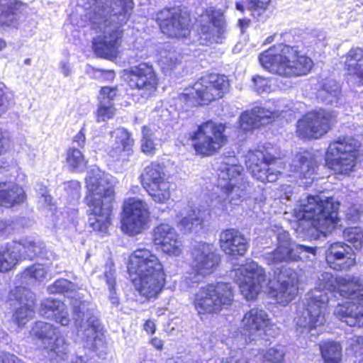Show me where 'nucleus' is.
Instances as JSON below:
<instances>
[{
    "label": "nucleus",
    "mask_w": 363,
    "mask_h": 363,
    "mask_svg": "<svg viewBox=\"0 0 363 363\" xmlns=\"http://www.w3.org/2000/svg\"><path fill=\"white\" fill-rule=\"evenodd\" d=\"M329 293L363 301V279L350 274L334 278L330 272L318 276L315 287L306 294L302 307L297 310L294 323L298 333H311L312 336L318 334L326 322Z\"/></svg>",
    "instance_id": "nucleus-1"
},
{
    "label": "nucleus",
    "mask_w": 363,
    "mask_h": 363,
    "mask_svg": "<svg viewBox=\"0 0 363 363\" xmlns=\"http://www.w3.org/2000/svg\"><path fill=\"white\" fill-rule=\"evenodd\" d=\"M90 8L85 13L92 30L101 33L93 42L95 54L101 57L114 56L121 45V27L129 18L133 0H89Z\"/></svg>",
    "instance_id": "nucleus-2"
},
{
    "label": "nucleus",
    "mask_w": 363,
    "mask_h": 363,
    "mask_svg": "<svg viewBox=\"0 0 363 363\" xmlns=\"http://www.w3.org/2000/svg\"><path fill=\"white\" fill-rule=\"evenodd\" d=\"M84 201L89 214L88 223L94 230L106 233L111 225L114 188L111 176L93 168L86 177Z\"/></svg>",
    "instance_id": "nucleus-3"
},
{
    "label": "nucleus",
    "mask_w": 363,
    "mask_h": 363,
    "mask_svg": "<svg viewBox=\"0 0 363 363\" xmlns=\"http://www.w3.org/2000/svg\"><path fill=\"white\" fill-rule=\"evenodd\" d=\"M128 270L130 274L138 276L136 289L147 298H156L164 286L163 265L157 256L148 249L138 248L133 252L129 257Z\"/></svg>",
    "instance_id": "nucleus-4"
},
{
    "label": "nucleus",
    "mask_w": 363,
    "mask_h": 363,
    "mask_svg": "<svg viewBox=\"0 0 363 363\" xmlns=\"http://www.w3.org/2000/svg\"><path fill=\"white\" fill-rule=\"evenodd\" d=\"M259 60L269 72L285 77L307 74L313 65L310 57L299 55L297 48L283 43L275 45L261 53Z\"/></svg>",
    "instance_id": "nucleus-5"
},
{
    "label": "nucleus",
    "mask_w": 363,
    "mask_h": 363,
    "mask_svg": "<svg viewBox=\"0 0 363 363\" xmlns=\"http://www.w3.org/2000/svg\"><path fill=\"white\" fill-rule=\"evenodd\" d=\"M339 206V202L332 197L309 195L301 200L298 207L294 210V214L298 221L310 222L318 231L326 234L337 224Z\"/></svg>",
    "instance_id": "nucleus-6"
},
{
    "label": "nucleus",
    "mask_w": 363,
    "mask_h": 363,
    "mask_svg": "<svg viewBox=\"0 0 363 363\" xmlns=\"http://www.w3.org/2000/svg\"><path fill=\"white\" fill-rule=\"evenodd\" d=\"M233 300L231 284L216 281L199 288L194 294V306L200 314L217 313L228 308Z\"/></svg>",
    "instance_id": "nucleus-7"
},
{
    "label": "nucleus",
    "mask_w": 363,
    "mask_h": 363,
    "mask_svg": "<svg viewBox=\"0 0 363 363\" xmlns=\"http://www.w3.org/2000/svg\"><path fill=\"white\" fill-rule=\"evenodd\" d=\"M229 88V82L224 75L211 74L201 77L191 89L179 95V101L188 107L208 104L221 98Z\"/></svg>",
    "instance_id": "nucleus-8"
},
{
    "label": "nucleus",
    "mask_w": 363,
    "mask_h": 363,
    "mask_svg": "<svg viewBox=\"0 0 363 363\" xmlns=\"http://www.w3.org/2000/svg\"><path fill=\"white\" fill-rule=\"evenodd\" d=\"M73 315L74 325L85 347L96 350L102 346L104 343L103 328L94 315L93 305L75 301Z\"/></svg>",
    "instance_id": "nucleus-9"
},
{
    "label": "nucleus",
    "mask_w": 363,
    "mask_h": 363,
    "mask_svg": "<svg viewBox=\"0 0 363 363\" xmlns=\"http://www.w3.org/2000/svg\"><path fill=\"white\" fill-rule=\"evenodd\" d=\"M73 315L74 325L85 347L96 350L102 346L104 343L103 328L94 315L93 305L75 301Z\"/></svg>",
    "instance_id": "nucleus-10"
},
{
    "label": "nucleus",
    "mask_w": 363,
    "mask_h": 363,
    "mask_svg": "<svg viewBox=\"0 0 363 363\" xmlns=\"http://www.w3.org/2000/svg\"><path fill=\"white\" fill-rule=\"evenodd\" d=\"M359 143L352 137H340L332 142L326 153L328 166L336 174H349L355 166Z\"/></svg>",
    "instance_id": "nucleus-11"
},
{
    "label": "nucleus",
    "mask_w": 363,
    "mask_h": 363,
    "mask_svg": "<svg viewBox=\"0 0 363 363\" xmlns=\"http://www.w3.org/2000/svg\"><path fill=\"white\" fill-rule=\"evenodd\" d=\"M277 248L263 255L264 259L268 264L298 260L311 261L315 257V248L293 244L289 233L281 228L277 230Z\"/></svg>",
    "instance_id": "nucleus-12"
},
{
    "label": "nucleus",
    "mask_w": 363,
    "mask_h": 363,
    "mask_svg": "<svg viewBox=\"0 0 363 363\" xmlns=\"http://www.w3.org/2000/svg\"><path fill=\"white\" fill-rule=\"evenodd\" d=\"M225 125L208 121L198 127L191 135L196 152L203 156H211L217 152L228 141L224 135Z\"/></svg>",
    "instance_id": "nucleus-13"
},
{
    "label": "nucleus",
    "mask_w": 363,
    "mask_h": 363,
    "mask_svg": "<svg viewBox=\"0 0 363 363\" xmlns=\"http://www.w3.org/2000/svg\"><path fill=\"white\" fill-rule=\"evenodd\" d=\"M335 122L333 111L323 108L312 111L298 121L296 133L302 139H318L328 133Z\"/></svg>",
    "instance_id": "nucleus-14"
},
{
    "label": "nucleus",
    "mask_w": 363,
    "mask_h": 363,
    "mask_svg": "<svg viewBox=\"0 0 363 363\" xmlns=\"http://www.w3.org/2000/svg\"><path fill=\"white\" fill-rule=\"evenodd\" d=\"M234 279L241 294L247 300L255 298L260 291L269 283L264 269L255 262L235 269Z\"/></svg>",
    "instance_id": "nucleus-15"
},
{
    "label": "nucleus",
    "mask_w": 363,
    "mask_h": 363,
    "mask_svg": "<svg viewBox=\"0 0 363 363\" xmlns=\"http://www.w3.org/2000/svg\"><path fill=\"white\" fill-rule=\"evenodd\" d=\"M277 157L267 150H250L245 155V164L252 176L262 182H274L281 172L274 168Z\"/></svg>",
    "instance_id": "nucleus-16"
},
{
    "label": "nucleus",
    "mask_w": 363,
    "mask_h": 363,
    "mask_svg": "<svg viewBox=\"0 0 363 363\" xmlns=\"http://www.w3.org/2000/svg\"><path fill=\"white\" fill-rule=\"evenodd\" d=\"M30 335L41 341L42 346L52 356L65 359L69 352V345L60 334L58 328L51 323L37 321Z\"/></svg>",
    "instance_id": "nucleus-17"
},
{
    "label": "nucleus",
    "mask_w": 363,
    "mask_h": 363,
    "mask_svg": "<svg viewBox=\"0 0 363 363\" xmlns=\"http://www.w3.org/2000/svg\"><path fill=\"white\" fill-rule=\"evenodd\" d=\"M148 217L147 203L140 199L130 198L124 203L121 229L129 235L139 234L145 228Z\"/></svg>",
    "instance_id": "nucleus-18"
},
{
    "label": "nucleus",
    "mask_w": 363,
    "mask_h": 363,
    "mask_svg": "<svg viewBox=\"0 0 363 363\" xmlns=\"http://www.w3.org/2000/svg\"><path fill=\"white\" fill-rule=\"evenodd\" d=\"M192 267L196 274L186 277L192 282H199L201 277L212 274L220 262V256L213 247L208 243L199 242L194 245L191 250Z\"/></svg>",
    "instance_id": "nucleus-19"
},
{
    "label": "nucleus",
    "mask_w": 363,
    "mask_h": 363,
    "mask_svg": "<svg viewBox=\"0 0 363 363\" xmlns=\"http://www.w3.org/2000/svg\"><path fill=\"white\" fill-rule=\"evenodd\" d=\"M162 32L171 38H186L190 33V18L178 9H164L157 15Z\"/></svg>",
    "instance_id": "nucleus-20"
},
{
    "label": "nucleus",
    "mask_w": 363,
    "mask_h": 363,
    "mask_svg": "<svg viewBox=\"0 0 363 363\" xmlns=\"http://www.w3.org/2000/svg\"><path fill=\"white\" fill-rule=\"evenodd\" d=\"M129 85L132 89H138L143 98L153 96L157 90V78L152 66L141 63L131 67Z\"/></svg>",
    "instance_id": "nucleus-21"
},
{
    "label": "nucleus",
    "mask_w": 363,
    "mask_h": 363,
    "mask_svg": "<svg viewBox=\"0 0 363 363\" xmlns=\"http://www.w3.org/2000/svg\"><path fill=\"white\" fill-rule=\"evenodd\" d=\"M10 301H16L20 306L13 315V320L19 326H23L35 314V296L32 291L23 286H16L9 294Z\"/></svg>",
    "instance_id": "nucleus-22"
},
{
    "label": "nucleus",
    "mask_w": 363,
    "mask_h": 363,
    "mask_svg": "<svg viewBox=\"0 0 363 363\" xmlns=\"http://www.w3.org/2000/svg\"><path fill=\"white\" fill-rule=\"evenodd\" d=\"M152 241L160 245L163 252L170 256H179L183 251V245L179 234L172 225L161 223L153 230Z\"/></svg>",
    "instance_id": "nucleus-23"
},
{
    "label": "nucleus",
    "mask_w": 363,
    "mask_h": 363,
    "mask_svg": "<svg viewBox=\"0 0 363 363\" xmlns=\"http://www.w3.org/2000/svg\"><path fill=\"white\" fill-rule=\"evenodd\" d=\"M326 262L337 271L348 270L355 264V255L352 247L343 242L330 245L326 251Z\"/></svg>",
    "instance_id": "nucleus-24"
},
{
    "label": "nucleus",
    "mask_w": 363,
    "mask_h": 363,
    "mask_svg": "<svg viewBox=\"0 0 363 363\" xmlns=\"http://www.w3.org/2000/svg\"><path fill=\"white\" fill-rule=\"evenodd\" d=\"M244 333L250 340H254L262 333H267V328L271 325L267 313L259 308H253L245 313L242 320Z\"/></svg>",
    "instance_id": "nucleus-25"
},
{
    "label": "nucleus",
    "mask_w": 363,
    "mask_h": 363,
    "mask_svg": "<svg viewBox=\"0 0 363 363\" xmlns=\"http://www.w3.org/2000/svg\"><path fill=\"white\" fill-rule=\"evenodd\" d=\"M275 274L279 284L276 293L277 300L279 303L286 305L298 294L297 274L290 268L281 267L279 273L275 272Z\"/></svg>",
    "instance_id": "nucleus-26"
},
{
    "label": "nucleus",
    "mask_w": 363,
    "mask_h": 363,
    "mask_svg": "<svg viewBox=\"0 0 363 363\" xmlns=\"http://www.w3.org/2000/svg\"><path fill=\"white\" fill-rule=\"evenodd\" d=\"M113 139L108 148V154L115 161H126L133 153L134 140L130 133L123 128H118L111 132Z\"/></svg>",
    "instance_id": "nucleus-27"
},
{
    "label": "nucleus",
    "mask_w": 363,
    "mask_h": 363,
    "mask_svg": "<svg viewBox=\"0 0 363 363\" xmlns=\"http://www.w3.org/2000/svg\"><path fill=\"white\" fill-rule=\"evenodd\" d=\"M219 242L220 249L230 256H243L249 247L247 238L234 228L223 230L219 236Z\"/></svg>",
    "instance_id": "nucleus-28"
},
{
    "label": "nucleus",
    "mask_w": 363,
    "mask_h": 363,
    "mask_svg": "<svg viewBox=\"0 0 363 363\" xmlns=\"http://www.w3.org/2000/svg\"><path fill=\"white\" fill-rule=\"evenodd\" d=\"M40 314L41 316L54 320L63 326L69 324L70 318L65 304L56 299L46 298L40 304Z\"/></svg>",
    "instance_id": "nucleus-29"
},
{
    "label": "nucleus",
    "mask_w": 363,
    "mask_h": 363,
    "mask_svg": "<svg viewBox=\"0 0 363 363\" xmlns=\"http://www.w3.org/2000/svg\"><path fill=\"white\" fill-rule=\"evenodd\" d=\"M276 115L275 112L270 111L262 107H255L250 111H245L240 117V128L245 132L257 128L260 125L269 122Z\"/></svg>",
    "instance_id": "nucleus-30"
},
{
    "label": "nucleus",
    "mask_w": 363,
    "mask_h": 363,
    "mask_svg": "<svg viewBox=\"0 0 363 363\" xmlns=\"http://www.w3.org/2000/svg\"><path fill=\"white\" fill-rule=\"evenodd\" d=\"M290 168L300 178L313 179L317 162L311 152L304 151L296 155Z\"/></svg>",
    "instance_id": "nucleus-31"
},
{
    "label": "nucleus",
    "mask_w": 363,
    "mask_h": 363,
    "mask_svg": "<svg viewBox=\"0 0 363 363\" xmlns=\"http://www.w3.org/2000/svg\"><path fill=\"white\" fill-rule=\"evenodd\" d=\"M20 0H0V26H14L19 15L27 9Z\"/></svg>",
    "instance_id": "nucleus-32"
},
{
    "label": "nucleus",
    "mask_w": 363,
    "mask_h": 363,
    "mask_svg": "<svg viewBox=\"0 0 363 363\" xmlns=\"http://www.w3.org/2000/svg\"><path fill=\"white\" fill-rule=\"evenodd\" d=\"M334 314L351 327L363 326V305L353 302L338 304L334 311Z\"/></svg>",
    "instance_id": "nucleus-33"
},
{
    "label": "nucleus",
    "mask_w": 363,
    "mask_h": 363,
    "mask_svg": "<svg viewBox=\"0 0 363 363\" xmlns=\"http://www.w3.org/2000/svg\"><path fill=\"white\" fill-rule=\"evenodd\" d=\"M226 26L222 18L212 19L201 27V40L202 44L221 43L225 37Z\"/></svg>",
    "instance_id": "nucleus-34"
},
{
    "label": "nucleus",
    "mask_w": 363,
    "mask_h": 363,
    "mask_svg": "<svg viewBox=\"0 0 363 363\" xmlns=\"http://www.w3.org/2000/svg\"><path fill=\"white\" fill-rule=\"evenodd\" d=\"M22 250L20 242H12L0 247V272L11 270L19 262Z\"/></svg>",
    "instance_id": "nucleus-35"
},
{
    "label": "nucleus",
    "mask_w": 363,
    "mask_h": 363,
    "mask_svg": "<svg viewBox=\"0 0 363 363\" xmlns=\"http://www.w3.org/2000/svg\"><path fill=\"white\" fill-rule=\"evenodd\" d=\"M116 88L104 86L100 91V104L97 110V121H105L115 115L113 100L116 96Z\"/></svg>",
    "instance_id": "nucleus-36"
},
{
    "label": "nucleus",
    "mask_w": 363,
    "mask_h": 363,
    "mask_svg": "<svg viewBox=\"0 0 363 363\" xmlns=\"http://www.w3.org/2000/svg\"><path fill=\"white\" fill-rule=\"evenodd\" d=\"M25 194L23 189L12 182H0V205L11 207L23 201Z\"/></svg>",
    "instance_id": "nucleus-37"
},
{
    "label": "nucleus",
    "mask_w": 363,
    "mask_h": 363,
    "mask_svg": "<svg viewBox=\"0 0 363 363\" xmlns=\"http://www.w3.org/2000/svg\"><path fill=\"white\" fill-rule=\"evenodd\" d=\"M345 67L349 75L355 77L363 85V50L352 48L346 55Z\"/></svg>",
    "instance_id": "nucleus-38"
},
{
    "label": "nucleus",
    "mask_w": 363,
    "mask_h": 363,
    "mask_svg": "<svg viewBox=\"0 0 363 363\" xmlns=\"http://www.w3.org/2000/svg\"><path fill=\"white\" fill-rule=\"evenodd\" d=\"M203 212L197 208H192L178 223L183 233H196L203 228Z\"/></svg>",
    "instance_id": "nucleus-39"
},
{
    "label": "nucleus",
    "mask_w": 363,
    "mask_h": 363,
    "mask_svg": "<svg viewBox=\"0 0 363 363\" xmlns=\"http://www.w3.org/2000/svg\"><path fill=\"white\" fill-rule=\"evenodd\" d=\"M48 290L51 294H62L72 299L71 304L74 308V302L75 301L81 303H89L88 301L82 300L80 294L77 291V286L65 279H60L55 281L50 285Z\"/></svg>",
    "instance_id": "nucleus-40"
},
{
    "label": "nucleus",
    "mask_w": 363,
    "mask_h": 363,
    "mask_svg": "<svg viewBox=\"0 0 363 363\" xmlns=\"http://www.w3.org/2000/svg\"><path fill=\"white\" fill-rule=\"evenodd\" d=\"M340 88L337 82L331 78L323 79L320 84L317 98L326 104L337 103Z\"/></svg>",
    "instance_id": "nucleus-41"
},
{
    "label": "nucleus",
    "mask_w": 363,
    "mask_h": 363,
    "mask_svg": "<svg viewBox=\"0 0 363 363\" xmlns=\"http://www.w3.org/2000/svg\"><path fill=\"white\" fill-rule=\"evenodd\" d=\"M223 193H226L228 199L233 205H238L241 200L245 198L250 191L251 187L249 183L242 181L237 183H230L229 184H223L220 182Z\"/></svg>",
    "instance_id": "nucleus-42"
},
{
    "label": "nucleus",
    "mask_w": 363,
    "mask_h": 363,
    "mask_svg": "<svg viewBox=\"0 0 363 363\" xmlns=\"http://www.w3.org/2000/svg\"><path fill=\"white\" fill-rule=\"evenodd\" d=\"M19 242L21 244L22 249L24 250L25 257L30 259L35 257L48 259V254L52 255V253L47 250L45 244L40 240L25 239Z\"/></svg>",
    "instance_id": "nucleus-43"
},
{
    "label": "nucleus",
    "mask_w": 363,
    "mask_h": 363,
    "mask_svg": "<svg viewBox=\"0 0 363 363\" xmlns=\"http://www.w3.org/2000/svg\"><path fill=\"white\" fill-rule=\"evenodd\" d=\"M142 184L144 188L167 181L164 168L157 164L147 166L142 174Z\"/></svg>",
    "instance_id": "nucleus-44"
},
{
    "label": "nucleus",
    "mask_w": 363,
    "mask_h": 363,
    "mask_svg": "<svg viewBox=\"0 0 363 363\" xmlns=\"http://www.w3.org/2000/svg\"><path fill=\"white\" fill-rule=\"evenodd\" d=\"M171 184L167 180L144 188L152 199L158 203H166L171 198Z\"/></svg>",
    "instance_id": "nucleus-45"
},
{
    "label": "nucleus",
    "mask_w": 363,
    "mask_h": 363,
    "mask_svg": "<svg viewBox=\"0 0 363 363\" xmlns=\"http://www.w3.org/2000/svg\"><path fill=\"white\" fill-rule=\"evenodd\" d=\"M219 192H216V196L211 200V213L217 216L229 214L233 210V204L228 199L226 193H223L218 187Z\"/></svg>",
    "instance_id": "nucleus-46"
},
{
    "label": "nucleus",
    "mask_w": 363,
    "mask_h": 363,
    "mask_svg": "<svg viewBox=\"0 0 363 363\" xmlns=\"http://www.w3.org/2000/svg\"><path fill=\"white\" fill-rule=\"evenodd\" d=\"M242 172L243 168L240 165L223 164L220 168L218 179L220 181L226 182L223 184L240 182L244 181Z\"/></svg>",
    "instance_id": "nucleus-47"
},
{
    "label": "nucleus",
    "mask_w": 363,
    "mask_h": 363,
    "mask_svg": "<svg viewBox=\"0 0 363 363\" xmlns=\"http://www.w3.org/2000/svg\"><path fill=\"white\" fill-rule=\"evenodd\" d=\"M48 274V269L41 264H35L26 269L21 274L23 283L34 284L36 282L43 281Z\"/></svg>",
    "instance_id": "nucleus-48"
},
{
    "label": "nucleus",
    "mask_w": 363,
    "mask_h": 363,
    "mask_svg": "<svg viewBox=\"0 0 363 363\" xmlns=\"http://www.w3.org/2000/svg\"><path fill=\"white\" fill-rule=\"evenodd\" d=\"M321 355L325 363H340L342 347L338 342L328 341L320 346Z\"/></svg>",
    "instance_id": "nucleus-49"
},
{
    "label": "nucleus",
    "mask_w": 363,
    "mask_h": 363,
    "mask_svg": "<svg viewBox=\"0 0 363 363\" xmlns=\"http://www.w3.org/2000/svg\"><path fill=\"white\" fill-rule=\"evenodd\" d=\"M67 164L72 172H82L86 168V161L82 151L73 147L67 152Z\"/></svg>",
    "instance_id": "nucleus-50"
},
{
    "label": "nucleus",
    "mask_w": 363,
    "mask_h": 363,
    "mask_svg": "<svg viewBox=\"0 0 363 363\" xmlns=\"http://www.w3.org/2000/svg\"><path fill=\"white\" fill-rule=\"evenodd\" d=\"M181 60V55L173 48H164L160 52V63L167 69H174Z\"/></svg>",
    "instance_id": "nucleus-51"
},
{
    "label": "nucleus",
    "mask_w": 363,
    "mask_h": 363,
    "mask_svg": "<svg viewBox=\"0 0 363 363\" xmlns=\"http://www.w3.org/2000/svg\"><path fill=\"white\" fill-rule=\"evenodd\" d=\"M285 354L286 351L283 345L274 346L263 352L262 363H284Z\"/></svg>",
    "instance_id": "nucleus-52"
},
{
    "label": "nucleus",
    "mask_w": 363,
    "mask_h": 363,
    "mask_svg": "<svg viewBox=\"0 0 363 363\" xmlns=\"http://www.w3.org/2000/svg\"><path fill=\"white\" fill-rule=\"evenodd\" d=\"M104 277L110 292L108 296L109 301L113 306L118 307L119 305V298L115 291V270L113 269L112 264L106 266Z\"/></svg>",
    "instance_id": "nucleus-53"
},
{
    "label": "nucleus",
    "mask_w": 363,
    "mask_h": 363,
    "mask_svg": "<svg viewBox=\"0 0 363 363\" xmlns=\"http://www.w3.org/2000/svg\"><path fill=\"white\" fill-rule=\"evenodd\" d=\"M345 239L356 249L360 248L363 243V230L360 227L347 228L343 231Z\"/></svg>",
    "instance_id": "nucleus-54"
},
{
    "label": "nucleus",
    "mask_w": 363,
    "mask_h": 363,
    "mask_svg": "<svg viewBox=\"0 0 363 363\" xmlns=\"http://www.w3.org/2000/svg\"><path fill=\"white\" fill-rule=\"evenodd\" d=\"M142 133V151L148 155L152 154L155 149L154 143V133L152 130L150 128L145 125L143 127Z\"/></svg>",
    "instance_id": "nucleus-55"
},
{
    "label": "nucleus",
    "mask_w": 363,
    "mask_h": 363,
    "mask_svg": "<svg viewBox=\"0 0 363 363\" xmlns=\"http://www.w3.org/2000/svg\"><path fill=\"white\" fill-rule=\"evenodd\" d=\"M10 144L11 138L9 133L0 127V155L7 152Z\"/></svg>",
    "instance_id": "nucleus-56"
},
{
    "label": "nucleus",
    "mask_w": 363,
    "mask_h": 363,
    "mask_svg": "<svg viewBox=\"0 0 363 363\" xmlns=\"http://www.w3.org/2000/svg\"><path fill=\"white\" fill-rule=\"evenodd\" d=\"M271 0H247V8L252 11H264Z\"/></svg>",
    "instance_id": "nucleus-57"
},
{
    "label": "nucleus",
    "mask_w": 363,
    "mask_h": 363,
    "mask_svg": "<svg viewBox=\"0 0 363 363\" xmlns=\"http://www.w3.org/2000/svg\"><path fill=\"white\" fill-rule=\"evenodd\" d=\"M252 81L254 82L256 91L259 94L264 91H268L270 89L269 80L266 78L257 76L253 77Z\"/></svg>",
    "instance_id": "nucleus-58"
},
{
    "label": "nucleus",
    "mask_w": 363,
    "mask_h": 363,
    "mask_svg": "<svg viewBox=\"0 0 363 363\" xmlns=\"http://www.w3.org/2000/svg\"><path fill=\"white\" fill-rule=\"evenodd\" d=\"M65 189L73 199H78L80 197L81 184L76 180L70 181L67 183Z\"/></svg>",
    "instance_id": "nucleus-59"
},
{
    "label": "nucleus",
    "mask_w": 363,
    "mask_h": 363,
    "mask_svg": "<svg viewBox=\"0 0 363 363\" xmlns=\"http://www.w3.org/2000/svg\"><path fill=\"white\" fill-rule=\"evenodd\" d=\"M350 346L356 355L363 354V337H355L350 340Z\"/></svg>",
    "instance_id": "nucleus-60"
},
{
    "label": "nucleus",
    "mask_w": 363,
    "mask_h": 363,
    "mask_svg": "<svg viewBox=\"0 0 363 363\" xmlns=\"http://www.w3.org/2000/svg\"><path fill=\"white\" fill-rule=\"evenodd\" d=\"M4 84H0V116L6 112L8 108V101L5 91Z\"/></svg>",
    "instance_id": "nucleus-61"
},
{
    "label": "nucleus",
    "mask_w": 363,
    "mask_h": 363,
    "mask_svg": "<svg viewBox=\"0 0 363 363\" xmlns=\"http://www.w3.org/2000/svg\"><path fill=\"white\" fill-rule=\"evenodd\" d=\"M0 363H21L14 355L7 352H0Z\"/></svg>",
    "instance_id": "nucleus-62"
},
{
    "label": "nucleus",
    "mask_w": 363,
    "mask_h": 363,
    "mask_svg": "<svg viewBox=\"0 0 363 363\" xmlns=\"http://www.w3.org/2000/svg\"><path fill=\"white\" fill-rule=\"evenodd\" d=\"M86 142L85 129L82 128L79 132L74 137L73 143H76L80 148L84 147Z\"/></svg>",
    "instance_id": "nucleus-63"
},
{
    "label": "nucleus",
    "mask_w": 363,
    "mask_h": 363,
    "mask_svg": "<svg viewBox=\"0 0 363 363\" xmlns=\"http://www.w3.org/2000/svg\"><path fill=\"white\" fill-rule=\"evenodd\" d=\"M280 196L286 200H289L294 194V188L291 185L284 184L281 187Z\"/></svg>",
    "instance_id": "nucleus-64"
}]
</instances>
